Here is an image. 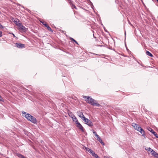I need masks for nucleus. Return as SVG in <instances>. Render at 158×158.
Here are the masks:
<instances>
[{"instance_id": "obj_21", "label": "nucleus", "mask_w": 158, "mask_h": 158, "mask_svg": "<svg viewBox=\"0 0 158 158\" xmlns=\"http://www.w3.org/2000/svg\"><path fill=\"white\" fill-rule=\"evenodd\" d=\"M74 121L75 122V123L77 125H78V123H80L77 118L76 119H74Z\"/></svg>"}, {"instance_id": "obj_31", "label": "nucleus", "mask_w": 158, "mask_h": 158, "mask_svg": "<svg viewBox=\"0 0 158 158\" xmlns=\"http://www.w3.org/2000/svg\"><path fill=\"white\" fill-rule=\"evenodd\" d=\"M157 2H158V0H156Z\"/></svg>"}, {"instance_id": "obj_16", "label": "nucleus", "mask_w": 158, "mask_h": 158, "mask_svg": "<svg viewBox=\"0 0 158 158\" xmlns=\"http://www.w3.org/2000/svg\"><path fill=\"white\" fill-rule=\"evenodd\" d=\"M98 141L102 145H104V143L103 142L102 139H101L100 137H99L97 139Z\"/></svg>"}, {"instance_id": "obj_3", "label": "nucleus", "mask_w": 158, "mask_h": 158, "mask_svg": "<svg viewBox=\"0 0 158 158\" xmlns=\"http://www.w3.org/2000/svg\"><path fill=\"white\" fill-rule=\"evenodd\" d=\"M22 114L23 116L25 117L28 120H30L31 118H32V116L28 113L25 112L24 111H22Z\"/></svg>"}, {"instance_id": "obj_13", "label": "nucleus", "mask_w": 158, "mask_h": 158, "mask_svg": "<svg viewBox=\"0 0 158 158\" xmlns=\"http://www.w3.org/2000/svg\"><path fill=\"white\" fill-rule=\"evenodd\" d=\"M77 126L78 127L82 132L84 131V129L83 127L80 123H78V125H77Z\"/></svg>"}, {"instance_id": "obj_11", "label": "nucleus", "mask_w": 158, "mask_h": 158, "mask_svg": "<svg viewBox=\"0 0 158 158\" xmlns=\"http://www.w3.org/2000/svg\"><path fill=\"white\" fill-rule=\"evenodd\" d=\"M77 115L81 118L83 120V119L84 118V117H85L84 116V115L80 111L77 112Z\"/></svg>"}, {"instance_id": "obj_26", "label": "nucleus", "mask_w": 158, "mask_h": 158, "mask_svg": "<svg viewBox=\"0 0 158 158\" xmlns=\"http://www.w3.org/2000/svg\"><path fill=\"white\" fill-rule=\"evenodd\" d=\"M95 136H96L97 137V139L98 138L100 137L97 134H95Z\"/></svg>"}, {"instance_id": "obj_6", "label": "nucleus", "mask_w": 158, "mask_h": 158, "mask_svg": "<svg viewBox=\"0 0 158 158\" xmlns=\"http://www.w3.org/2000/svg\"><path fill=\"white\" fill-rule=\"evenodd\" d=\"M68 114L69 115V116L72 118L73 120L74 121V119H76V117L74 116V115L72 113V112H71L70 111H68Z\"/></svg>"}, {"instance_id": "obj_2", "label": "nucleus", "mask_w": 158, "mask_h": 158, "mask_svg": "<svg viewBox=\"0 0 158 158\" xmlns=\"http://www.w3.org/2000/svg\"><path fill=\"white\" fill-rule=\"evenodd\" d=\"M132 126L134 127V129L137 131L140 132L142 134V135L145 136V131L144 130L141 128L139 125L136 123H133Z\"/></svg>"}, {"instance_id": "obj_9", "label": "nucleus", "mask_w": 158, "mask_h": 158, "mask_svg": "<svg viewBox=\"0 0 158 158\" xmlns=\"http://www.w3.org/2000/svg\"><path fill=\"white\" fill-rule=\"evenodd\" d=\"M15 46L18 48H22L25 47V44L21 43H17L15 44Z\"/></svg>"}, {"instance_id": "obj_28", "label": "nucleus", "mask_w": 158, "mask_h": 158, "mask_svg": "<svg viewBox=\"0 0 158 158\" xmlns=\"http://www.w3.org/2000/svg\"><path fill=\"white\" fill-rule=\"evenodd\" d=\"M93 133H94V134L95 135V134H97V133L94 131L93 132Z\"/></svg>"}, {"instance_id": "obj_14", "label": "nucleus", "mask_w": 158, "mask_h": 158, "mask_svg": "<svg viewBox=\"0 0 158 158\" xmlns=\"http://www.w3.org/2000/svg\"><path fill=\"white\" fill-rule=\"evenodd\" d=\"M69 3H70V4L71 5V8L73 9L74 8H75L76 9H77V8L75 6V5H74V4H73V3H72V1L70 0V2H69Z\"/></svg>"}, {"instance_id": "obj_7", "label": "nucleus", "mask_w": 158, "mask_h": 158, "mask_svg": "<svg viewBox=\"0 0 158 158\" xmlns=\"http://www.w3.org/2000/svg\"><path fill=\"white\" fill-rule=\"evenodd\" d=\"M85 149L87 151L91 153L93 156H94L96 155V154H95L94 152L91 149L86 147H85Z\"/></svg>"}, {"instance_id": "obj_18", "label": "nucleus", "mask_w": 158, "mask_h": 158, "mask_svg": "<svg viewBox=\"0 0 158 158\" xmlns=\"http://www.w3.org/2000/svg\"><path fill=\"white\" fill-rule=\"evenodd\" d=\"M40 22L41 23H42V24H43V25H44L45 27L47 26V25H48L47 23H46V22H44V21H40Z\"/></svg>"}, {"instance_id": "obj_4", "label": "nucleus", "mask_w": 158, "mask_h": 158, "mask_svg": "<svg viewBox=\"0 0 158 158\" xmlns=\"http://www.w3.org/2000/svg\"><path fill=\"white\" fill-rule=\"evenodd\" d=\"M83 120L85 122V123L89 126L92 127L93 125V124L92 122L88 118H86L85 117H84V118L83 119Z\"/></svg>"}, {"instance_id": "obj_1", "label": "nucleus", "mask_w": 158, "mask_h": 158, "mask_svg": "<svg viewBox=\"0 0 158 158\" xmlns=\"http://www.w3.org/2000/svg\"><path fill=\"white\" fill-rule=\"evenodd\" d=\"M83 97L84 98H86L85 101H86L88 103L90 104L91 105L93 106H100L101 105L98 103L96 101L94 100L92 98H90L89 96H83Z\"/></svg>"}, {"instance_id": "obj_25", "label": "nucleus", "mask_w": 158, "mask_h": 158, "mask_svg": "<svg viewBox=\"0 0 158 158\" xmlns=\"http://www.w3.org/2000/svg\"><path fill=\"white\" fill-rule=\"evenodd\" d=\"M95 136H96L97 137V139L98 138L100 137L97 134H95Z\"/></svg>"}, {"instance_id": "obj_5", "label": "nucleus", "mask_w": 158, "mask_h": 158, "mask_svg": "<svg viewBox=\"0 0 158 158\" xmlns=\"http://www.w3.org/2000/svg\"><path fill=\"white\" fill-rule=\"evenodd\" d=\"M18 26L19 27V29L20 30H21L24 32L27 31L25 27L22 25L21 23H19Z\"/></svg>"}, {"instance_id": "obj_24", "label": "nucleus", "mask_w": 158, "mask_h": 158, "mask_svg": "<svg viewBox=\"0 0 158 158\" xmlns=\"http://www.w3.org/2000/svg\"><path fill=\"white\" fill-rule=\"evenodd\" d=\"M0 28L1 29L3 28V27L0 23Z\"/></svg>"}, {"instance_id": "obj_10", "label": "nucleus", "mask_w": 158, "mask_h": 158, "mask_svg": "<svg viewBox=\"0 0 158 158\" xmlns=\"http://www.w3.org/2000/svg\"><path fill=\"white\" fill-rule=\"evenodd\" d=\"M28 121H30L33 123H36L37 122L36 118L33 116H32V118H31L30 120Z\"/></svg>"}, {"instance_id": "obj_19", "label": "nucleus", "mask_w": 158, "mask_h": 158, "mask_svg": "<svg viewBox=\"0 0 158 158\" xmlns=\"http://www.w3.org/2000/svg\"><path fill=\"white\" fill-rule=\"evenodd\" d=\"M70 40L72 41H74V42H75L77 44V45H78V43L73 38H70Z\"/></svg>"}, {"instance_id": "obj_12", "label": "nucleus", "mask_w": 158, "mask_h": 158, "mask_svg": "<svg viewBox=\"0 0 158 158\" xmlns=\"http://www.w3.org/2000/svg\"><path fill=\"white\" fill-rule=\"evenodd\" d=\"M148 130L151 132L156 137L158 138V135L156 132L154 131L152 128H149V129H148Z\"/></svg>"}, {"instance_id": "obj_17", "label": "nucleus", "mask_w": 158, "mask_h": 158, "mask_svg": "<svg viewBox=\"0 0 158 158\" xmlns=\"http://www.w3.org/2000/svg\"><path fill=\"white\" fill-rule=\"evenodd\" d=\"M46 27L48 29L49 31H51V32L53 31H52L51 28L48 25H47V26Z\"/></svg>"}, {"instance_id": "obj_8", "label": "nucleus", "mask_w": 158, "mask_h": 158, "mask_svg": "<svg viewBox=\"0 0 158 158\" xmlns=\"http://www.w3.org/2000/svg\"><path fill=\"white\" fill-rule=\"evenodd\" d=\"M150 153L153 156L158 158V153L154 151L153 149H152Z\"/></svg>"}, {"instance_id": "obj_27", "label": "nucleus", "mask_w": 158, "mask_h": 158, "mask_svg": "<svg viewBox=\"0 0 158 158\" xmlns=\"http://www.w3.org/2000/svg\"><path fill=\"white\" fill-rule=\"evenodd\" d=\"M0 101H3V99L0 96Z\"/></svg>"}, {"instance_id": "obj_30", "label": "nucleus", "mask_w": 158, "mask_h": 158, "mask_svg": "<svg viewBox=\"0 0 158 158\" xmlns=\"http://www.w3.org/2000/svg\"><path fill=\"white\" fill-rule=\"evenodd\" d=\"M98 46H100V47H102V46H103L102 45H99Z\"/></svg>"}, {"instance_id": "obj_29", "label": "nucleus", "mask_w": 158, "mask_h": 158, "mask_svg": "<svg viewBox=\"0 0 158 158\" xmlns=\"http://www.w3.org/2000/svg\"><path fill=\"white\" fill-rule=\"evenodd\" d=\"M11 34H12L13 35L14 37H15V35L13 33H11Z\"/></svg>"}, {"instance_id": "obj_15", "label": "nucleus", "mask_w": 158, "mask_h": 158, "mask_svg": "<svg viewBox=\"0 0 158 158\" xmlns=\"http://www.w3.org/2000/svg\"><path fill=\"white\" fill-rule=\"evenodd\" d=\"M146 54H147V55L148 56H151V57L153 56V55H152V54L149 51H146Z\"/></svg>"}, {"instance_id": "obj_20", "label": "nucleus", "mask_w": 158, "mask_h": 158, "mask_svg": "<svg viewBox=\"0 0 158 158\" xmlns=\"http://www.w3.org/2000/svg\"><path fill=\"white\" fill-rule=\"evenodd\" d=\"M145 150L147 151H152V149L150 147L147 148H145Z\"/></svg>"}, {"instance_id": "obj_22", "label": "nucleus", "mask_w": 158, "mask_h": 158, "mask_svg": "<svg viewBox=\"0 0 158 158\" xmlns=\"http://www.w3.org/2000/svg\"><path fill=\"white\" fill-rule=\"evenodd\" d=\"M96 158H100L99 156H98V155L97 154H96V155L94 156Z\"/></svg>"}, {"instance_id": "obj_23", "label": "nucleus", "mask_w": 158, "mask_h": 158, "mask_svg": "<svg viewBox=\"0 0 158 158\" xmlns=\"http://www.w3.org/2000/svg\"><path fill=\"white\" fill-rule=\"evenodd\" d=\"M2 32L1 31H0V37H1L2 36Z\"/></svg>"}]
</instances>
